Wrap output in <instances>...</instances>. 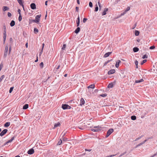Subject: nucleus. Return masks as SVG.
<instances>
[{
  "label": "nucleus",
  "mask_w": 157,
  "mask_h": 157,
  "mask_svg": "<svg viewBox=\"0 0 157 157\" xmlns=\"http://www.w3.org/2000/svg\"><path fill=\"white\" fill-rule=\"evenodd\" d=\"M130 108L132 109V111H133L135 113L138 115H141V118H144L147 113L146 111H144L143 110L142 111L140 110L141 109L140 108L138 105H135L133 106V107H131Z\"/></svg>",
  "instance_id": "1"
},
{
  "label": "nucleus",
  "mask_w": 157,
  "mask_h": 157,
  "mask_svg": "<svg viewBox=\"0 0 157 157\" xmlns=\"http://www.w3.org/2000/svg\"><path fill=\"white\" fill-rule=\"evenodd\" d=\"M41 16V15L40 14L37 15L35 19L33 20V21L36 23H38L40 20V18Z\"/></svg>",
  "instance_id": "2"
},
{
  "label": "nucleus",
  "mask_w": 157,
  "mask_h": 157,
  "mask_svg": "<svg viewBox=\"0 0 157 157\" xmlns=\"http://www.w3.org/2000/svg\"><path fill=\"white\" fill-rule=\"evenodd\" d=\"M62 107L63 109H69L71 108V107L67 104H63Z\"/></svg>",
  "instance_id": "3"
},
{
  "label": "nucleus",
  "mask_w": 157,
  "mask_h": 157,
  "mask_svg": "<svg viewBox=\"0 0 157 157\" xmlns=\"http://www.w3.org/2000/svg\"><path fill=\"white\" fill-rule=\"evenodd\" d=\"M120 76L122 78H124L126 76V73L124 71H121L120 74Z\"/></svg>",
  "instance_id": "4"
},
{
  "label": "nucleus",
  "mask_w": 157,
  "mask_h": 157,
  "mask_svg": "<svg viewBox=\"0 0 157 157\" xmlns=\"http://www.w3.org/2000/svg\"><path fill=\"white\" fill-rule=\"evenodd\" d=\"M113 130L112 128H111L109 129L107 132L106 137H108L113 132Z\"/></svg>",
  "instance_id": "5"
},
{
  "label": "nucleus",
  "mask_w": 157,
  "mask_h": 157,
  "mask_svg": "<svg viewBox=\"0 0 157 157\" xmlns=\"http://www.w3.org/2000/svg\"><path fill=\"white\" fill-rule=\"evenodd\" d=\"M7 131L8 130L7 129H5L3 130L0 133V136H4L5 134L6 133Z\"/></svg>",
  "instance_id": "6"
},
{
  "label": "nucleus",
  "mask_w": 157,
  "mask_h": 157,
  "mask_svg": "<svg viewBox=\"0 0 157 157\" xmlns=\"http://www.w3.org/2000/svg\"><path fill=\"white\" fill-rule=\"evenodd\" d=\"M34 152V150L33 148L29 149L27 152V153L31 155L33 154Z\"/></svg>",
  "instance_id": "7"
},
{
  "label": "nucleus",
  "mask_w": 157,
  "mask_h": 157,
  "mask_svg": "<svg viewBox=\"0 0 157 157\" xmlns=\"http://www.w3.org/2000/svg\"><path fill=\"white\" fill-rule=\"evenodd\" d=\"M115 72V69H113L109 70L108 73V75H109L114 73Z\"/></svg>",
  "instance_id": "8"
},
{
  "label": "nucleus",
  "mask_w": 157,
  "mask_h": 157,
  "mask_svg": "<svg viewBox=\"0 0 157 157\" xmlns=\"http://www.w3.org/2000/svg\"><path fill=\"white\" fill-rule=\"evenodd\" d=\"M31 8L33 10H35L36 9V6L35 3H32L30 5Z\"/></svg>",
  "instance_id": "9"
},
{
  "label": "nucleus",
  "mask_w": 157,
  "mask_h": 157,
  "mask_svg": "<svg viewBox=\"0 0 157 157\" xmlns=\"http://www.w3.org/2000/svg\"><path fill=\"white\" fill-rule=\"evenodd\" d=\"M14 137H13L10 140H9L7 142H6L5 144L4 145H6L7 144L9 143H10L12 142L14 139Z\"/></svg>",
  "instance_id": "10"
},
{
  "label": "nucleus",
  "mask_w": 157,
  "mask_h": 157,
  "mask_svg": "<svg viewBox=\"0 0 157 157\" xmlns=\"http://www.w3.org/2000/svg\"><path fill=\"white\" fill-rule=\"evenodd\" d=\"M60 125V124L59 122H58L54 124V126L53 129H55L56 128L59 127Z\"/></svg>",
  "instance_id": "11"
},
{
  "label": "nucleus",
  "mask_w": 157,
  "mask_h": 157,
  "mask_svg": "<svg viewBox=\"0 0 157 157\" xmlns=\"http://www.w3.org/2000/svg\"><path fill=\"white\" fill-rule=\"evenodd\" d=\"M121 61L119 60H117V61L116 62L115 66L117 68H118L119 66V64L121 63Z\"/></svg>",
  "instance_id": "12"
},
{
  "label": "nucleus",
  "mask_w": 157,
  "mask_h": 157,
  "mask_svg": "<svg viewBox=\"0 0 157 157\" xmlns=\"http://www.w3.org/2000/svg\"><path fill=\"white\" fill-rule=\"evenodd\" d=\"M112 53V52H108L106 53L104 55V57H108L109 55Z\"/></svg>",
  "instance_id": "13"
},
{
  "label": "nucleus",
  "mask_w": 157,
  "mask_h": 157,
  "mask_svg": "<svg viewBox=\"0 0 157 157\" xmlns=\"http://www.w3.org/2000/svg\"><path fill=\"white\" fill-rule=\"evenodd\" d=\"M3 29H4L3 33L6 34V28L5 23L3 25Z\"/></svg>",
  "instance_id": "14"
},
{
  "label": "nucleus",
  "mask_w": 157,
  "mask_h": 157,
  "mask_svg": "<svg viewBox=\"0 0 157 157\" xmlns=\"http://www.w3.org/2000/svg\"><path fill=\"white\" fill-rule=\"evenodd\" d=\"M80 102H81V103H80V105H83L84 104V103H85V101L84 99L82 98L81 99Z\"/></svg>",
  "instance_id": "15"
},
{
  "label": "nucleus",
  "mask_w": 157,
  "mask_h": 157,
  "mask_svg": "<svg viewBox=\"0 0 157 157\" xmlns=\"http://www.w3.org/2000/svg\"><path fill=\"white\" fill-rule=\"evenodd\" d=\"M108 10V8H105L104 10V11L102 13V15L103 16L106 15V12H107Z\"/></svg>",
  "instance_id": "16"
},
{
  "label": "nucleus",
  "mask_w": 157,
  "mask_h": 157,
  "mask_svg": "<svg viewBox=\"0 0 157 157\" xmlns=\"http://www.w3.org/2000/svg\"><path fill=\"white\" fill-rule=\"evenodd\" d=\"M17 1H18V2L19 3V4L22 6L23 9H24V5L22 3V0H17Z\"/></svg>",
  "instance_id": "17"
},
{
  "label": "nucleus",
  "mask_w": 157,
  "mask_h": 157,
  "mask_svg": "<svg viewBox=\"0 0 157 157\" xmlns=\"http://www.w3.org/2000/svg\"><path fill=\"white\" fill-rule=\"evenodd\" d=\"M15 21L13 20H12L10 22V25L11 26L13 27L15 25Z\"/></svg>",
  "instance_id": "18"
},
{
  "label": "nucleus",
  "mask_w": 157,
  "mask_h": 157,
  "mask_svg": "<svg viewBox=\"0 0 157 157\" xmlns=\"http://www.w3.org/2000/svg\"><path fill=\"white\" fill-rule=\"evenodd\" d=\"M29 107V105L28 104H26L24 105L23 107V109H27Z\"/></svg>",
  "instance_id": "19"
},
{
  "label": "nucleus",
  "mask_w": 157,
  "mask_h": 157,
  "mask_svg": "<svg viewBox=\"0 0 157 157\" xmlns=\"http://www.w3.org/2000/svg\"><path fill=\"white\" fill-rule=\"evenodd\" d=\"M6 34L3 33V43L4 44L6 40Z\"/></svg>",
  "instance_id": "20"
},
{
  "label": "nucleus",
  "mask_w": 157,
  "mask_h": 157,
  "mask_svg": "<svg viewBox=\"0 0 157 157\" xmlns=\"http://www.w3.org/2000/svg\"><path fill=\"white\" fill-rule=\"evenodd\" d=\"M133 49L134 52H137L139 50V48L137 47H134Z\"/></svg>",
  "instance_id": "21"
},
{
  "label": "nucleus",
  "mask_w": 157,
  "mask_h": 157,
  "mask_svg": "<svg viewBox=\"0 0 157 157\" xmlns=\"http://www.w3.org/2000/svg\"><path fill=\"white\" fill-rule=\"evenodd\" d=\"M80 30V28L79 27H78V28H77L76 29V30L75 31V32L76 33H78L79 32Z\"/></svg>",
  "instance_id": "22"
},
{
  "label": "nucleus",
  "mask_w": 157,
  "mask_h": 157,
  "mask_svg": "<svg viewBox=\"0 0 157 157\" xmlns=\"http://www.w3.org/2000/svg\"><path fill=\"white\" fill-rule=\"evenodd\" d=\"M113 87V84L112 83H110L109 84L108 86V88H111Z\"/></svg>",
  "instance_id": "23"
},
{
  "label": "nucleus",
  "mask_w": 157,
  "mask_h": 157,
  "mask_svg": "<svg viewBox=\"0 0 157 157\" xmlns=\"http://www.w3.org/2000/svg\"><path fill=\"white\" fill-rule=\"evenodd\" d=\"M94 87H95V85L94 84H91V85H90V86H88L87 88L88 89H89V88L93 89L94 88Z\"/></svg>",
  "instance_id": "24"
},
{
  "label": "nucleus",
  "mask_w": 157,
  "mask_h": 157,
  "mask_svg": "<svg viewBox=\"0 0 157 157\" xmlns=\"http://www.w3.org/2000/svg\"><path fill=\"white\" fill-rule=\"evenodd\" d=\"M9 8L6 6H4L3 7V10L4 11L8 10Z\"/></svg>",
  "instance_id": "25"
},
{
  "label": "nucleus",
  "mask_w": 157,
  "mask_h": 157,
  "mask_svg": "<svg viewBox=\"0 0 157 157\" xmlns=\"http://www.w3.org/2000/svg\"><path fill=\"white\" fill-rule=\"evenodd\" d=\"M144 81V80L143 79H141L140 80H137L135 81V83H140L143 82Z\"/></svg>",
  "instance_id": "26"
},
{
  "label": "nucleus",
  "mask_w": 157,
  "mask_h": 157,
  "mask_svg": "<svg viewBox=\"0 0 157 157\" xmlns=\"http://www.w3.org/2000/svg\"><path fill=\"white\" fill-rule=\"evenodd\" d=\"M10 125V123L9 122H7L4 125V127H7L9 126Z\"/></svg>",
  "instance_id": "27"
},
{
  "label": "nucleus",
  "mask_w": 157,
  "mask_h": 157,
  "mask_svg": "<svg viewBox=\"0 0 157 157\" xmlns=\"http://www.w3.org/2000/svg\"><path fill=\"white\" fill-rule=\"evenodd\" d=\"M140 32L138 31L135 30V34L136 36H138L139 35Z\"/></svg>",
  "instance_id": "28"
},
{
  "label": "nucleus",
  "mask_w": 157,
  "mask_h": 157,
  "mask_svg": "<svg viewBox=\"0 0 157 157\" xmlns=\"http://www.w3.org/2000/svg\"><path fill=\"white\" fill-rule=\"evenodd\" d=\"M8 51L7 50H5L4 53V57H6L7 56V55Z\"/></svg>",
  "instance_id": "29"
},
{
  "label": "nucleus",
  "mask_w": 157,
  "mask_h": 157,
  "mask_svg": "<svg viewBox=\"0 0 157 157\" xmlns=\"http://www.w3.org/2000/svg\"><path fill=\"white\" fill-rule=\"evenodd\" d=\"M34 32L35 33H36L38 32V30L36 28H35L34 29Z\"/></svg>",
  "instance_id": "30"
},
{
  "label": "nucleus",
  "mask_w": 157,
  "mask_h": 157,
  "mask_svg": "<svg viewBox=\"0 0 157 157\" xmlns=\"http://www.w3.org/2000/svg\"><path fill=\"white\" fill-rule=\"evenodd\" d=\"M131 119L132 120H135L136 119V117L135 116H132L131 117Z\"/></svg>",
  "instance_id": "31"
},
{
  "label": "nucleus",
  "mask_w": 157,
  "mask_h": 157,
  "mask_svg": "<svg viewBox=\"0 0 157 157\" xmlns=\"http://www.w3.org/2000/svg\"><path fill=\"white\" fill-rule=\"evenodd\" d=\"M62 141L61 140V139H60L57 145H60L62 143Z\"/></svg>",
  "instance_id": "32"
},
{
  "label": "nucleus",
  "mask_w": 157,
  "mask_h": 157,
  "mask_svg": "<svg viewBox=\"0 0 157 157\" xmlns=\"http://www.w3.org/2000/svg\"><path fill=\"white\" fill-rule=\"evenodd\" d=\"M67 132H64L63 131L62 132V133L61 134V135H62V137H63L65 135V134Z\"/></svg>",
  "instance_id": "33"
},
{
  "label": "nucleus",
  "mask_w": 157,
  "mask_h": 157,
  "mask_svg": "<svg viewBox=\"0 0 157 157\" xmlns=\"http://www.w3.org/2000/svg\"><path fill=\"white\" fill-rule=\"evenodd\" d=\"M99 129H95V128H93V129H91V130L92 131H94V132H98L99 131Z\"/></svg>",
  "instance_id": "34"
},
{
  "label": "nucleus",
  "mask_w": 157,
  "mask_h": 157,
  "mask_svg": "<svg viewBox=\"0 0 157 157\" xmlns=\"http://www.w3.org/2000/svg\"><path fill=\"white\" fill-rule=\"evenodd\" d=\"M96 6L95 8V11L97 12L98 10V6L97 4H96Z\"/></svg>",
  "instance_id": "35"
},
{
  "label": "nucleus",
  "mask_w": 157,
  "mask_h": 157,
  "mask_svg": "<svg viewBox=\"0 0 157 157\" xmlns=\"http://www.w3.org/2000/svg\"><path fill=\"white\" fill-rule=\"evenodd\" d=\"M22 17L21 15H19V17H18V20L19 21H20L22 20Z\"/></svg>",
  "instance_id": "36"
},
{
  "label": "nucleus",
  "mask_w": 157,
  "mask_h": 157,
  "mask_svg": "<svg viewBox=\"0 0 157 157\" xmlns=\"http://www.w3.org/2000/svg\"><path fill=\"white\" fill-rule=\"evenodd\" d=\"M98 4L99 7V10H100L102 6H101V4L100 3L99 1H98Z\"/></svg>",
  "instance_id": "37"
},
{
  "label": "nucleus",
  "mask_w": 157,
  "mask_h": 157,
  "mask_svg": "<svg viewBox=\"0 0 157 157\" xmlns=\"http://www.w3.org/2000/svg\"><path fill=\"white\" fill-rule=\"evenodd\" d=\"M8 44H7L6 45L5 50L8 51Z\"/></svg>",
  "instance_id": "38"
},
{
  "label": "nucleus",
  "mask_w": 157,
  "mask_h": 157,
  "mask_svg": "<svg viewBox=\"0 0 157 157\" xmlns=\"http://www.w3.org/2000/svg\"><path fill=\"white\" fill-rule=\"evenodd\" d=\"M4 77H5L4 75H2V76L0 77V82L4 78Z\"/></svg>",
  "instance_id": "39"
},
{
  "label": "nucleus",
  "mask_w": 157,
  "mask_h": 157,
  "mask_svg": "<svg viewBox=\"0 0 157 157\" xmlns=\"http://www.w3.org/2000/svg\"><path fill=\"white\" fill-rule=\"evenodd\" d=\"M112 60V59H111V60H108L105 63V64H104V65H107V64L109 63V62H110V61Z\"/></svg>",
  "instance_id": "40"
},
{
  "label": "nucleus",
  "mask_w": 157,
  "mask_h": 157,
  "mask_svg": "<svg viewBox=\"0 0 157 157\" xmlns=\"http://www.w3.org/2000/svg\"><path fill=\"white\" fill-rule=\"evenodd\" d=\"M135 64L136 66V68H138V61L137 60H136L135 62Z\"/></svg>",
  "instance_id": "41"
},
{
  "label": "nucleus",
  "mask_w": 157,
  "mask_h": 157,
  "mask_svg": "<svg viewBox=\"0 0 157 157\" xmlns=\"http://www.w3.org/2000/svg\"><path fill=\"white\" fill-rule=\"evenodd\" d=\"M144 144V143H143V142H142V143H140V144H138L136 146V147H139V146H140V145H142V144Z\"/></svg>",
  "instance_id": "42"
},
{
  "label": "nucleus",
  "mask_w": 157,
  "mask_h": 157,
  "mask_svg": "<svg viewBox=\"0 0 157 157\" xmlns=\"http://www.w3.org/2000/svg\"><path fill=\"white\" fill-rule=\"evenodd\" d=\"M143 136H140V137H138V138H136V140H135V141H136L140 139L142 137H143Z\"/></svg>",
  "instance_id": "43"
},
{
  "label": "nucleus",
  "mask_w": 157,
  "mask_h": 157,
  "mask_svg": "<svg viewBox=\"0 0 157 157\" xmlns=\"http://www.w3.org/2000/svg\"><path fill=\"white\" fill-rule=\"evenodd\" d=\"M13 88H14L13 87H11L10 88V90H9L10 93H11L12 92V91L13 90Z\"/></svg>",
  "instance_id": "44"
},
{
  "label": "nucleus",
  "mask_w": 157,
  "mask_h": 157,
  "mask_svg": "<svg viewBox=\"0 0 157 157\" xmlns=\"http://www.w3.org/2000/svg\"><path fill=\"white\" fill-rule=\"evenodd\" d=\"M147 61V60L146 59H144V60H143V61H142V62L141 63V65H142L144 63H145V62H146Z\"/></svg>",
  "instance_id": "45"
},
{
  "label": "nucleus",
  "mask_w": 157,
  "mask_h": 157,
  "mask_svg": "<svg viewBox=\"0 0 157 157\" xmlns=\"http://www.w3.org/2000/svg\"><path fill=\"white\" fill-rule=\"evenodd\" d=\"M40 66L41 68H43L44 66V64L43 62H42L40 63Z\"/></svg>",
  "instance_id": "46"
},
{
  "label": "nucleus",
  "mask_w": 157,
  "mask_h": 157,
  "mask_svg": "<svg viewBox=\"0 0 157 157\" xmlns=\"http://www.w3.org/2000/svg\"><path fill=\"white\" fill-rule=\"evenodd\" d=\"M89 6L90 7H93L92 3L91 2H89Z\"/></svg>",
  "instance_id": "47"
},
{
  "label": "nucleus",
  "mask_w": 157,
  "mask_h": 157,
  "mask_svg": "<svg viewBox=\"0 0 157 157\" xmlns=\"http://www.w3.org/2000/svg\"><path fill=\"white\" fill-rule=\"evenodd\" d=\"M130 9V7H128L126 10H125V11L127 13V12L129 11Z\"/></svg>",
  "instance_id": "48"
},
{
  "label": "nucleus",
  "mask_w": 157,
  "mask_h": 157,
  "mask_svg": "<svg viewBox=\"0 0 157 157\" xmlns=\"http://www.w3.org/2000/svg\"><path fill=\"white\" fill-rule=\"evenodd\" d=\"M155 48V47L153 45L152 46L150 47L149 48L150 49H154Z\"/></svg>",
  "instance_id": "49"
},
{
  "label": "nucleus",
  "mask_w": 157,
  "mask_h": 157,
  "mask_svg": "<svg viewBox=\"0 0 157 157\" xmlns=\"http://www.w3.org/2000/svg\"><path fill=\"white\" fill-rule=\"evenodd\" d=\"M66 45L65 44H63V47L62 48V50H64L65 49V47H66Z\"/></svg>",
  "instance_id": "50"
},
{
  "label": "nucleus",
  "mask_w": 157,
  "mask_h": 157,
  "mask_svg": "<svg viewBox=\"0 0 157 157\" xmlns=\"http://www.w3.org/2000/svg\"><path fill=\"white\" fill-rule=\"evenodd\" d=\"M87 20V19L86 18H84L83 20V22L84 23H85Z\"/></svg>",
  "instance_id": "51"
},
{
  "label": "nucleus",
  "mask_w": 157,
  "mask_h": 157,
  "mask_svg": "<svg viewBox=\"0 0 157 157\" xmlns=\"http://www.w3.org/2000/svg\"><path fill=\"white\" fill-rule=\"evenodd\" d=\"M11 50V47L10 46L9 49V54H10V52Z\"/></svg>",
  "instance_id": "52"
},
{
  "label": "nucleus",
  "mask_w": 157,
  "mask_h": 157,
  "mask_svg": "<svg viewBox=\"0 0 157 157\" xmlns=\"http://www.w3.org/2000/svg\"><path fill=\"white\" fill-rule=\"evenodd\" d=\"M100 96L102 97H105L107 96V94H101V95Z\"/></svg>",
  "instance_id": "53"
},
{
  "label": "nucleus",
  "mask_w": 157,
  "mask_h": 157,
  "mask_svg": "<svg viewBox=\"0 0 157 157\" xmlns=\"http://www.w3.org/2000/svg\"><path fill=\"white\" fill-rule=\"evenodd\" d=\"M147 58V56L146 55H144L142 57V58L143 59H144L145 58Z\"/></svg>",
  "instance_id": "54"
},
{
  "label": "nucleus",
  "mask_w": 157,
  "mask_h": 157,
  "mask_svg": "<svg viewBox=\"0 0 157 157\" xmlns=\"http://www.w3.org/2000/svg\"><path fill=\"white\" fill-rule=\"evenodd\" d=\"M7 15H8V17H10L11 16V14L10 12H8L7 13Z\"/></svg>",
  "instance_id": "55"
},
{
  "label": "nucleus",
  "mask_w": 157,
  "mask_h": 157,
  "mask_svg": "<svg viewBox=\"0 0 157 157\" xmlns=\"http://www.w3.org/2000/svg\"><path fill=\"white\" fill-rule=\"evenodd\" d=\"M126 153V152H124V153H123L121 154L119 156V157H121V156H122V155H124V154H125Z\"/></svg>",
  "instance_id": "56"
},
{
  "label": "nucleus",
  "mask_w": 157,
  "mask_h": 157,
  "mask_svg": "<svg viewBox=\"0 0 157 157\" xmlns=\"http://www.w3.org/2000/svg\"><path fill=\"white\" fill-rule=\"evenodd\" d=\"M126 13V12L124 11V12H123L121 13V15L123 16V15H124V14H125Z\"/></svg>",
  "instance_id": "57"
},
{
  "label": "nucleus",
  "mask_w": 157,
  "mask_h": 157,
  "mask_svg": "<svg viewBox=\"0 0 157 157\" xmlns=\"http://www.w3.org/2000/svg\"><path fill=\"white\" fill-rule=\"evenodd\" d=\"M10 43H12L13 42V39L12 38H10Z\"/></svg>",
  "instance_id": "58"
},
{
  "label": "nucleus",
  "mask_w": 157,
  "mask_h": 157,
  "mask_svg": "<svg viewBox=\"0 0 157 157\" xmlns=\"http://www.w3.org/2000/svg\"><path fill=\"white\" fill-rule=\"evenodd\" d=\"M80 21H77V26L78 27L79 25Z\"/></svg>",
  "instance_id": "59"
},
{
  "label": "nucleus",
  "mask_w": 157,
  "mask_h": 157,
  "mask_svg": "<svg viewBox=\"0 0 157 157\" xmlns=\"http://www.w3.org/2000/svg\"><path fill=\"white\" fill-rule=\"evenodd\" d=\"M156 155H157V152H156L155 154L151 156L150 157H154V156H155Z\"/></svg>",
  "instance_id": "60"
},
{
  "label": "nucleus",
  "mask_w": 157,
  "mask_h": 157,
  "mask_svg": "<svg viewBox=\"0 0 157 157\" xmlns=\"http://www.w3.org/2000/svg\"><path fill=\"white\" fill-rule=\"evenodd\" d=\"M18 12V13L19 14V15H21V10L20 9H18L17 11Z\"/></svg>",
  "instance_id": "61"
},
{
  "label": "nucleus",
  "mask_w": 157,
  "mask_h": 157,
  "mask_svg": "<svg viewBox=\"0 0 157 157\" xmlns=\"http://www.w3.org/2000/svg\"><path fill=\"white\" fill-rule=\"evenodd\" d=\"M100 127V126H98L94 127V128H97V129H98V128H99Z\"/></svg>",
  "instance_id": "62"
},
{
  "label": "nucleus",
  "mask_w": 157,
  "mask_h": 157,
  "mask_svg": "<svg viewBox=\"0 0 157 157\" xmlns=\"http://www.w3.org/2000/svg\"><path fill=\"white\" fill-rule=\"evenodd\" d=\"M78 9H79V8L78 7H76V8H75L76 11L78 12Z\"/></svg>",
  "instance_id": "63"
},
{
  "label": "nucleus",
  "mask_w": 157,
  "mask_h": 157,
  "mask_svg": "<svg viewBox=\"0 0 157 157\" xmlns=\"http://www.w3.org/2000/svg\"><path fill=\"white\" fill-rule=\"evenodd\" d=\"M67 139L66 138L64 137L63 138V140L64 141H66L67 140Z\"/></svg>",
  "instance_id": "64"
}]
</instances>
